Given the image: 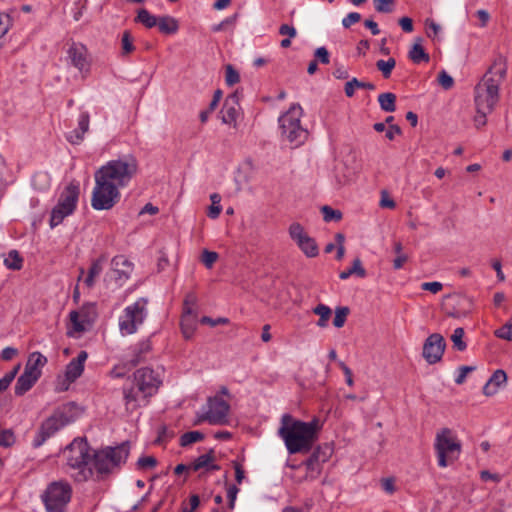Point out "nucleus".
I'll return each instance as SVG.
<instances>
[{"label":"nucleus","mask_w":512,"mask_h":512,"mask_svg":"<svg viewBox=\"0 0 512 512\" xmlns=\"http://www.w3.org/2000/svg\"><path fill=\"white\" fill-rule=\"evenodd\" d=\"M78 198L79 186L77 184L70 183L60 194L57 206L73 213L76 209Z\"/></svg>","instance_id":"nucleus-18"},{"label":"nucleus","mask_w":512,"mask_h":512,"mask_svg":"<svg viewBox=\"0 0 512 512\" xmlns=\"http://www.w3.org/2000/svg\"><path fill=\"white\" fill-rule=\"evenodd\" d=\"M137 172L138 161L135 157L128 155L108 161L95 173L120 189L127 186Z\"/></svg>","instance_id":"nucleus-4"},{"label":"nucleus","mask_w":512,"mask_h":512,"mask_svg":"<svg viewBox=\"0 0 512 512\" xmlns=\"http://www.w3.org/2000/svg\"><path fill=\"white\" fill-rule=\"evenodd\" d=\"M353 274H355L361 278L366 276V270L363 268L362 262L359 258L354 259L352 267L345 271H342L340 273L339 277L342 280H346Z\"/></svg>","instance_id":"nucleus-36"},{"label":"nucleus","mask_w":512,"mask_h":512,"mask_svg":"<svg viewBox=\"0 0 512 512\" xmlns=\"http://www.w3.org/2000/svg\"><path fill=\"white\" fill-rule=\"evenodd\" d=\"M498 338L512 341V318L502 327L495 331Z\"/></svg>","instance_id":"nucleus-51"},{"label":"nucleus","mask_w":512,"mask_h":512,"mask_svg":"<svg viewBox=\"0 0 512 512\" xmlns=\"http://www.w3.org/2000/svg\"><path fill=\"white\" fill-rule=\"evenodd\" d=\"M476 114L474 116V125L477 129L484 127L487 123V115L492 113L493 110H484L480 107H475Z\"/></svg>","instance_id":"nucleus-47"},{"label":"nucleus","mask_w":512,"mask_h":512,"mask_svg":"<svg viewBox=\"0 0 512 512\" xmlns=\"http://www.w3.org/2000/svg\"><path fill=\"white\" fill-rule=\"evenodd\" d=\"M225 82L228 86H233L240 81V75L238 71L234 69L231 64L225 66Z\"/></svg>","instance_id":"nucleus-48"},{"label":"nucleus","mask_w":512,"mask_h":512,"mask_svg":"<svg viewBox=\"0 0 512 512\" xmlns=\"http://www.w3.org/2000/svg\"><path fill=\"white\" fill-rule=\"evenodd\" d=\"M200 321H201L202 324H208V325H210L212 327H215V326L220 325V324L224 325V324H228L229 323V320L227 318L220 317V318H217V319H212V318H210L208 316L202 317Z\"/></svg>","instance_id":"nucleus-60"},{"label":"nucleus","mask_w":512,"mask_h":512,"mask_svg":"<svg viewBox=\"0 0 512 512\" xmlns=\"http://www.w3.org/2000/svg\"><path fill=\"white\" fill-rule=\"evenodd\" d=\"M320 429L321 424L317 418L310 422H303L290 414H284L278 434L290 454L307 453L318 439Z\"/></svg>","instance_id":"nucleus-2"},{"label":"nucleus","mask_w":512,"mask_h":512,"mask_svg":"<svg viewBox=\"0 0 512 512\" xmlns=\"http://www.w3.org/2000/svg\"><path fill=\"white\" fill-rule=\"evenodd\" d=\"M378 102L381 109L385 112H394L396 110V95L391 92L380 94Z\"/></svg>","instance_id":"nucleus-33"},{"label":"nucleus","mask_w":512,"mask_h":512,"mask_svg":"<svg viewBox=\"0 0 512 512\" xmlns=\"http://www.w3.org/2000/svg\"><path fill=\"white\" fill-rule=\"evenodd\" d=\"M474 370V367H471V366H461L459 368V374L458 376L456 377L455 379V382L457 384H462L464 383L465 379H466V376L469 372L473 371Z\"/></svg>","instance_id":"nucleus-64"},{"label":"nucleus","mask_w":512,"mask_h":512,"mask_svg":"<svg viewBox=\"0 0 512 512\" xmlns=\"http://www.w3.org/2000/svg\"><path fill=\"white\" fill-rule=\"evenodd\" d=\"M434 448L438 465L442 468L456 461L461 453V443L449 428H442L437 432Z\"/></svg>","instance_id":"nucleus-7"},{"label":"nucleus","mask_w":512,"mask_h":512,"mask_svg":"<svg viewBox=\"0 0 512 512\" xmlns=\"http://www.w3.org/2000/svg\"><path fill=\"white\" fill-rule=\"evenodd\" d=\"M220 114L224 124L235 125L239 114V98L236 93L226 98Z\"/></svg>","instance_id":"nucleus-17"},{"label":"nucleus","mask_w":512,"mask_h":512,"mask_svg":"<svg viewBox=\"0 0 512 512\" xmlns=\"http://www.w3.org/2000/svg\"><path fill=\"white\" fill-rule=\"evenodd\" d=\"M147 316V300L140 298L133 304L127 306L119 319V328L122 335L135 333L143 324Z\"/></svg>","instance_id":"nucleus-10"},{"label":"nucleus","mask_w":512,"mask_h":512,"mask_svg":"<svg viewBox=\"0 0 512 512\" xmlns=\"http://www.w3.org/2000/svg\"><path fill=\"white\" fill-rule=\"evenodd\" d=\"M356 176V170L348 166L344 162H340L335 166V180L339 186L351 183Z\"/></svg>","instance_id":"nucleus-25"},{"label":"nucleus","mask_w":512,"mask_h":512,"mask_svg":"<svg viewBox=\"0 0 512 512\" xmlns=\"http://www.w3.org/2000/svg\"><path fill=\"white\" fill-rule=\"evenodd\" d=\"M47 363V358L40 352H33L29 355L24 371L33 377L40 378L41 369Z\"/></svg>","instance_id":"nucleus-22"},{"label":"nucleus","mask_w":512,"mask_h":512,"mask_svg":"<svg viewBox=\"0 0 512 512\" xmlns=\"http://www.w3.org/2000/svg\"><path fill=\"white\" fill-rule=\"evenodd\" d=\"M106 262L105 256H100L98 259L94 260L89 268L88 275L84 280V283L87 287H93L95 284V280L102 273L104 264Z\"/></svg>","instance_id":"nucleus-27"},{"label":"nucleus","mask_w":512,"mask_h":512,"mask_svg":"<svg viewBox=\"0 0 512 512\" xmlns=\"http://www.w3.org/2000/svg\"><path fill=\"white\" fill-rule=\"evenodd\" d=\"M197 328V317H182L181 331L185 339L189 340L193 337Z\"/></svg>","instance_id":"nucleus-34"},{"label":"nucleus","mask_w":512,"mask_h":512,"mask_svg":"<svg viewBox=\"0 0 512 512\" xmlns=\"http://www.w3.org/2000/svg\"><path fill=\"white\" fill-rule=\"evenodd\" d=\"M396 61L394 58H389L388 60H378L376 62V67L379 71L382 72V75L385 79H388L391 75L392 70L395 68Z\"/></svg>","instance_id":"nucleus-40"},{"label":"nucleus","mask_w":512,"mask_h":512,"mask_svg":"<svg viewBox=\"0 0 512 512\" xmlns=\"http://www.w3.org/2000/svg\"><path fill=\"white\" fill-rule=\"evenodd\" d=\"M377 12L391 13L393 11L395 0H373Z\"/></svg>","instance_id":"nucleus-50"},{"label":"nucleus","mask_w":512,"mask_h":512,"mask_svg":"<svg viewBox=\"0 0 512 512\" xmlns=\"http://www.w3.org/2000/svg\"><path fill=\"white\" fill-rule=\"evenodd\" d=\"M121 48H122V55L126 56L132 53L135 50V46L133 44V38L131 36L130 31L126 30L122 34L121 38Z\"/></svg>","instance_id":"nucleus-44"},{"label":"nucleus","mask_w":512,"mask_h":512,"mask_svg":"<svg viewBox=\"0 0 512 512\" xmlns=\"http://www.w3.org/2000/svg\"><path fill=\"white\" fill-rule=\"evenodd\" d=\"M72 489L65 481H56L48 485L42 500L48 512H63L70 502Z\"/></svg>","instance_id":"nucleus-9"},{"label":"nucleus","mask_w":512,"mask_h":512,"mask_svg":"<svg viewBox=\"0 0 512 512\" xmlns=\"http://www.w3.org/2000/svg\"><path fill=\"white\" fill-rule=\"evenodd\" d=\"M203 439L204 435L199 431L186 432L180 438V445L186 447Z\"/></svg>","instance_id":"nucleus-43"},{"label":"nucleus","mask_w":512,"mask_h":512,"mask_svg":"<svg viewBox=\"0 0 512 512\" xmlns=\"http://www.w3.org/2000/svg\"><path fill=\"white\" fill-rule=\"evenodd\" d=\"M71 63L80 71L88 69L87 49L81 44H73L68 50Z\"/></svg>","instance_id":"nucleus-20"},{"label":"nucleus","mask_w":512,"mask_h":512,"mask_svg":"<svg viewBox=\"0 0 512 512\" xmlns=\"http://www.w3.org/2000/svg\"><path fill=\"white\" fill-rule=\"evenodd\" d=\"M303 111L300 105L293 104L289 110L279 118L282 137L299 146L307 139L308 132L301 125Z\"/></svg>","instance_id":"nucleus-6"},{"label":"nucleus","mask_w":512,"mask_h":512,"mask_svg":"<svg viewBox=\"0 0 512 512\" xmlns=\"http://www.w3.org/2000/svg\"><path fill=\"white\" fill-rule=\"evenodd\" d=\"M161 383L159 374L151 368H141L134 373V385L142 394L143 399L154 395Z\"/></svg>","instance_id":"nucleus-12"},{"label":"nucleus","mask_w":512,"mask_h":512,"mask_svg":"<svg viewBox=\"0 0 512 512\" xmlns=\"http://www.w3.org/2000/svg\"><path fill=\"white\" fill-rule=\"evenodd\" d=\"M90 116L88 112H82L78 120V128L67 137L72 144H79L84 139L85 133L89 130Z\"/></svg>","instance_id":"nucleus-24"},{"label":"nucleus","mask_w":512,"mask_h":512,"mask_svg":"<svg viewBox=\"0 0 512 512\" xmlns=\"http://www.w3.org/2000/svg\"><path fill=\"white\" fill-rule=\"evenodd\" d=\"M157 26L159 31L164 34H175L179 29L178 21L168 15L159 17Z\"/></svg>","instance_id":"nucleus-30"},{"label":"nucleus","mask_w":512,"mask_h":512,"mask_svg":"<svg viewBox=\"0 0 512 512\" xmlns=\"http://www.w3.org/2000/svg\"><path fill=\"white\" fill-rule=\"evenodd\" d=\"M229 410L230 405L220 396L216 395L214 397H210L207 402V410L198 415L195 424L197 425L204 421L213 425L225 424L227 423Z\"/></svg>","instance_id":"nucleus-11"},{"label":"nucleus","mask_w":512,"mask_h":512,"mask_svg":"<svg viewBox=\"0 0 512 512\" xmlns=\"http://www.w3.org/2000/svg\"><path fill=\"white\" fill-rule=\"evenodd\" d=\"M445 347L443 336L433 333L425 340L422 355L429 364L437 363L441 360Z\"/></svg>","instance_id":"nucleus-15"},{"label":"nucleus","mask_w":512,"mask_h":512,"mask_svg":"<svg viewBox=\"0 0 512 512\" xmlns=\"http://www.w3.org/2000/svg\"><path fill=\"white\" fill-rule=\"evenodd\" d=\"M506 72V59L502 55H498L481 81L475 86V107H480L484 110H494L499 101V87L505 79Z\"/></svg>","instance_id":"nucleus-3"},{"label":"nucleus","mask_w":512,"mask_h":512,"mask_svg":"<svg viewBox=\"0 0 512 512\" xmlns=\"http://www.w3.org/2000/svg\"><path fill=\"white\" fill-rule=\"evenodd\" d=\"M22 262L23 260L16 250L10 251L4 260L6 267L13 270H19L22 267Z\"/></svg>","instance_id":"nucleus-42"},{"label":"nucleus","mask_w":512,"mask_h":512,"mask_svg":"<svg viewBox=\"0 0 512 512\" xmlns=\"http://www.w3.org/2000/svg\"><path fill=\"white\" fill-rule=\"evenodd\" d=\"M111 265L110 277L113 278L117 284L122 285L132 272V264L124 256L120 255L112 259Z\"/></svg>","instance_id":"nucleus-16"},{"label":"nucleus","mask_w":512,"mask_h":512,"mask_svg":"<svg viewBox=\"0 0 512 512\" xmlns=\"http://www.w3.org/2000/svg\"><path fill=\"white\" fill-rule=\"evenodd\" d=\"M348 314H349V309L347 307H338L335 311L333 325L337 328L343 327Z\"/></svg>","instance_id":"nucleus-49"},{"label":"nucleus","mask_w":512,"mask_h":512,"mask_svg":"<svg viewBox=\"0 0 512 512\" xmlns=\"http://www.w3.org/2000/svg\"><path fill=\"white\" fill-rule=\"evenodd\" d=\"M191 468L194 471H198L202 468H205L206 470H218L219 466L214 464V456L211 451L210 453L203 454L195 459L191 464Z\"/></svg>","instance_id":"nucleus-29"},{"label":"nucleus","mask_w":512,"mask_h":512,"mask_svg":"<svg viewBox=\"0 0 512 512\" xmlns=\"http://www.w3.org/2000/svg\"><path fill=\"white\" fill-rule=\"evenodd\" d=\"M238 492H239V489H238V487L236 485H230L227 488V497H228V500H229V508L231 510L234 509L235 501H236V497H237Z\"/></svg>","instance_id":"nucleus-59"},{"label":"nucleus","mask_w":512,"mask_h":512,"mask_svg":"<svg viewBox=\"0 0 512 512\" xmlns=\"http://www.w3.org/2000/svg\"><path fill=\"white\" fill-rule=\"evenodd\" d=\"M466 301L467 300L464 297L459 295L448 296L443 304L446 314L454 318L465 316L467 314V310L457 309L456 306H461Z\"/></svg>","instance_id":"nucleus-23"},{"label":"nucleus","mask_w":512,"mask_h":512,"mask_svg":"<svg viewBox=\"0 0 512 512\" xmlns=\"http://www.w3.org/2000/svg\"><path fill=\"white\" fill-rule=\"evenodd\" d=\"M94 178L95 187L92 192L91 206L95 210H110L120 200L119 188L101 178L97 173L94 174Z\"/></svg>","instance_id":"nucleus-8"},{"label":"nucleus","mask_w":512,"mask_h":512,"mask_svg":"<svg viewBox=\"0 0 512 512\" xmlns=\"http://www.w3.org/2000/svg\"><path fill=\"white\" fill-rule=\"evenodd\" d=\"M77 410V406L74 403H66L57 408L54 413L42 423L40 430L34 439V446H41L58 430L74 421L77 416Z\"/></svg>","instance_id":"nucleus-5"},{"label":"nucleus","mask_w":512,"mask_h":512,"mask_svg":"<svg viewBox=\"0 0 512 512\" xmlns=\"http://www.w3.org/2000/svg\"><path fill=\"white\" fill-rule=\"evenodd\" d=\"M463 337H464V329L461 327L456 328L451 336V341L453 342V346L458 351H464L467 347L466 343L463 341Z\"/></svg>","instance_id":"nucleus-45"},{"label":"nucleus","mask_w":512,"mask_h":512,"mask_svg":"<svg viewBox=\"0 0 512 512\" xmlns=\"http://www.w3.org/2000/svg\"><path fill=\"white\" fill-rule=\"evenodd\" d=\"M313 312L320 317L317 325L322 328L326 327L331 316V309L327 305L319 304L313 309Z\"/></svg>","instance_id":"nucleus-39"},{"label":"nucleus","mask_w":512,"mask_h":512,"mask_svg":"<svg viewBox=\"0 0 512 512\" xmlns=\"http://www.w3.org/2000/svg\"><path fill=\"white\" fill-rule=\"evenodd\" d=\"M88 354L82 350L79 352L75 359H72L66 366L65 376L69 382L75 381L81 376L84 370V363L87 360Z\"/></svg>","instance_id":"nucleus-19"},{"label":"nucleus","mask_w":512,"mask_h":512,"mask_svg":"<svg viewBox=\"0 0 512 512\" xmlns=\"http://www.w3.org/2000/svg\"><path fill=\"white\" fill-rule=\"evenodd\" d=\"M355 88L358 89H368V90H374L375 85L371 82H363L358 80L357 78H352L350 81L346 82L345 84V94L347 97H352L355 92Z\"/></svg>","instance_id":"nucleus-31"},{"label":"nucleus","mask_w":512,"mask_h":512,"mask_svg":"<svg viewBox=\"0 0 512 512\" xmlns=\"http://www.w3.org/2000/svg\"><path fill=\"white\" fill-rule=\"evenodd\" d=\"M409 58L414 63H420V62H428L429 61V55L425 52L424 48L421 45V39L416 41L411 50L409 51Z\"/></svg>","instance_id":"nucleus-32"},{"label":"nucleus","mask_w":512,"mask_h":512,"mask_svg":"<svg viewBox=\"0 0 512 512\" xmlns=\"http://www.w3.org/2000/svg\"><path fill=\"white\" fill-rule=\"evenodd\" d=\"M71 214L72 212L56 205L51 211V217L49 221L50 227L55 228L56 226L61 224L67 216Z\"/></svg>","instance_id":"nucleus-37"},{"label":"nucleus","mask_w":512,"mask_h":512,"mask_svg":"<svg viewBox=\"0 0 512 512\" xmlns=\"http://www.w3.org/2000/svg\"><path fill=\"white\" fill-rule=\"evenodd\" d=\"M315 57L323 64H328L329 59V52L325 47H319L315 50L314 53Z\"/></svg>","instance_id":"nucleus-61"},{"label":"nucleus","mask_w":512,"mask_h":512,"mask_svg":"<svg viewBox=\"0 0 512 512\" xmlns=\"http://www.w3.org/2000/svg\"><path fill=\"white\" fill-rule=\"evenodd\" d=\"M210 200L212 202L211 206L208 209L207 215L212 219L218 218L221 213L222 207L220 205L221 196L217 193H213L210 196Z\"/></svg>","instance_id":"nucleus-41"},{"label":"nucleus","mask_w":512,"mask_h":512,"mask_svg":"<svg viewBox=\"0 0 512 512\" xmlns=\"http://www.w3.org/2000/svg\"><path fill=\"white\" fill-rule=\"evenodd\" d=\"M438 82L445 90L451 89L454 85L453 78L445 70L439 73Z\"/></svg>","instance_id":"nucleus-54"},{"label":"nucleus","mask_w":512,"mask_h":512,"mask_svg":"<svg viewBox=\"0 0 512 512\" xmlns=\"http://www.w3.org/2000/svg\"><path fill=\"white\" fill-rule=\"evenodd\" d=\"M131 368H129V362L126 361L125 363L123 364H120V365H116L114 366V368L111 370V375L115 378H120V377H123L125 376V374L127 373V371H129Z\"/></svg>","instance_id":"nucleus-56"},{"label":"nucleus","mask_w":512,"mask_h":512,"mask_svg":"<svg viewBox=\"0 0 512 512\" xmlns=\"http://www.w3.org/2000/svg\"><path fill=\"white\" fill-rule=\"evenodd\" d=\"M156 464L157 461L153 456L142 457L138 460V466L141 469H150L155 467Z\"/></svg>","instance_id":"nucleus-58"},{"label":"nucleus","mask_w":512,"mask_h":512,"mask_svg":"<svg viewBox=\"0 0 512 512\" xmlns=\"http://www.w3.org/2000/svg\"><path fill=\"white\" fill-rule=\"evenodd\" d=\"M361 20V15L357 12H351L342 19V25L345 28H350L353 24Z\"/></svg>","instance_id":"nucleus-57"},{"label":"nucleus","mask_w":512,"mask_h":512,"mask_svg":"<svg viewBox=\"0 0 512 512\" xmlns=\"http://www.w3.org/2000/svg\"><path fill=\"white\" fill-rule=\"evenodd\" d=\"M380 206L382 208H389V209H393L396 206L395 201L389 197V195L386 191H382V193H381Z\"/></svg>","instance_id":"nucleus-62"},{"label":"nucleus","mask_w":512,"mask_h":512,"mask_svg":"<svg viewBox=\"0 0 512 512\" xmlns=\"http://www.w3.org/2000/svg\"><path fill=\"white\" fill-rule=\"evenodd\" d=\"M38 378L33 377L27 372H23V374L17 379L16 385H15V394L16 395H23L28 390L32 388V386L37 382Z\"/></svg>","instance_id":"nucleus-28"},{"label":"nucleus","mask_w":512,"mask_h":512,"mask_svg":"<svg viewBox=\"0 0 512 512\" xmlns=\"http://www.w3.org/2000/svg\"><path fill=\"white\" fill-rule=\"evenodd\" d=\"M288 233L290 238L296 243L298 248L308 257L314 258L319 254V248L314 238L310 237L304 227L294 222L289 226Z\"/></svg>","instance_id":"nucleus-13"},{"label":"nucleus","mask_w":512,"mask_h":512,"mask_svg":"<svg viewBox=\"0 0 512 512\" xmlns=\"http://www.w3.org/2000/svg\"><path fill=\"white\" fill-rule=\"evenodd\" d=\"M67 472L77 482H85L93 476L102 480L124 463L129 455L128 443L116 447L92 451L85 438L74 439L65 450Z\"/></svg>","instance_id":"nucleus-1"},{"label":"nucleus","mask_w":512,"mask_h":512,"mask_svg":"<svg viewBox=\"0 0 512 512\" xmlns=\"http://www.w3.org/2000/svg\"><path fill=\"white\" fill-rule=\"evenodd\" d=\"M321 212L323 215V219L326 222L330 221H340L342 219V213L340 210H335L331 208L330 206H323L321 208Z\"/></svg>","instance_id":"nucleus-46"},{"label":"nucleus","mask_w":512,"mask_h":512,"mask_svg":"<svg viewBox=\"0 0 512 512\" xmlns=\"http://www.w3.org/2000/svg\"><path fill=\"white\" fill-rule=\"evenodd\" d=\"M507 382V374L504 370L498 369L496 370L492 376L488 379L486 384L483 387V393L486 396L495 395L498 390L504 386Z\"/></svg>","instance_id":"nucleus-21"},{"label":"nucleus","mask_w":512,"mask_h":512,"mask_svg":"<svg viewBox=\"0 0 512 512\" xmlns=\"http://www.w3.org/2000/svg\"><path fill=\"white\" fill-rule=\"evenodd\" d=\"M12 27V18L9 14H0V39L7 34Z\"/></svg>","instance_id":"nucleus-53"},{"label":"nucleus","mask_w":512,"mask_h":512,"mask_svg":"<svg viewBox=\"0 0 512 512\" xmlns=\"http://www.w3.org/2000/svg\"><path fill=\"white\" fill-rule=\"evenodd\" d=\"M15 443V436L10 429H0V445L10 447Z\"/></svg>","instance_id":"nucleus-52"},{"label":"nucleus","mask_w":512,"mask_h":512,"mask_svg":"<svg viewBox=\"0 0 512 512\" xmlns=\"http://www.w3.org/2000/svg\"><path fill=\"white\" fill-rule=\"evenodd\" d=\"M218 259V254L213 251L204 250L202 253V262L207 268H211Z\"/></svg>","instance_id":"nucleus-55"},{"label":"nucleus","mask_w":512,"mask_h":512,"mask_svg":"<svg viewBox=\"0 0 512 512\" xmlns=\"http://www.w3.org/2000/svg\"><path fill=\"white\" fill-rule=\"evenodd\" d=\"M442 288H443V285L440 282H425V283L422 284V289L423 290L430 291V292H432L434 294H436L439 291H441Z\"/></svg>","instance_id":"nucleus-63"},{"label":"nucleus","mask_w":512,"mask_h":512,"mask_svg":"<svg viewBox=\"0 0 512 512\" xmlns=\"http://www.w3.org/2000/svg\"><path fill=\"white\" fill-rule=\"evenodd\" d=\"M332 455V448L329 445L316 448L311 456L305 461V480H315L322 471V464L329 460Z\"/></svg>","instance_id":"nucleus-14"},{"label":"nucleus","mask_w":512,"mask_h":512,"mask_svg":"<svg viewBox=\"0 0 512 512\" xmlns=\"http://www.w3.org/2000/svg\"><path fill=\"white\" fill-rule=\"evenodd\" d=\"M69 317L73 326V332L82 333L86 330V320L80 312L71 311Z\"/></svg>","instance_id":"nucleus-38"},{"label":"nucleus","mask_w":512,"mask_h":512,"mask_svg":"<svg viewBox=\"0 0 512 512\" xmlns=\"http://www.w3.org/2000/svg\"><path fill=\"white\" fill-rule=\"evenodd\" d=\"M124 400L126 410L133 412L138 407H140L141 402H144L146 399L142 398V394L138 391L136 387H132L130 389L124 390Z\"/></svg>","instance_id":"nucleus-26"},{"label":"nucleus","mask_w":512,"mask_h":512,"mask_svg":"<svg viewBox=\"0 0 512 512\" xmlns=\"http://www.w3.org/2000/svg\"><path fill=\"white\" fill-rule=\"evenodd\" d=\"M158 19V17L152 15L148 10L143 8L138 11L135 21L150 29L157 26Z\"/></svg>","instance_id":"nucleus-35"}]
</instances>
